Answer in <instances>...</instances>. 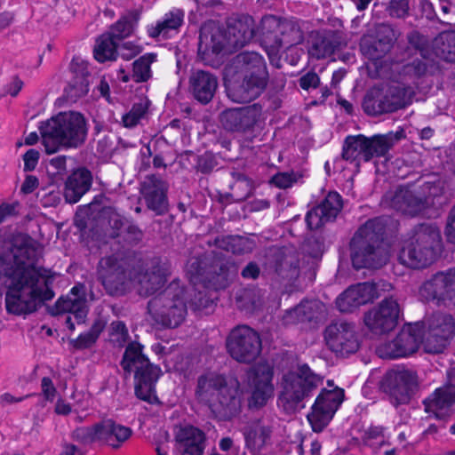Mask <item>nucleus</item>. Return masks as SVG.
<instances>
[{"label":"nucleus","instance_id":"62","mask_svg":"<svg viewBox=\"0 0 455 455\" xmlns=\"http://www.w3.org/2000/svg\"><path fill=\"white\" fill-rule=\"evenodd\" d=\"M409 0H391L387 12L391 17L404 18L409 13Z\"/></svg>","mask_w":455,"mask_h":455},{"label":"nucleus","instance_id":"42","mask_svg":"<svg viewBox=\"0 0 455 455\" xmlns=\"http://www.w3.org/2000/svg\"><path fill=\"white\" fill-rule=\"evenodd\" d=\"M213 243L217 248L233 254L249 253L255 247L253 241L240 235L218 236Z\"/></svg>","mask_w":455,"mask_h":455},{"label":"nucleus","instance_id":"47","mask_svg":"<svg viewBox=\"0 0 455 455\" xmlns=\"http://www.w3.org/2000/svg\"><path fill=\"white\" fill-rule=\"evenodd\" d=\"M428 328L451 340L455 335V320L450 314L435 313L428 319Z\"/></svg>","mask_w":455,"mask_h":455},{"label":"nucleus","instance_id":"17","mask_svg":"<svg viewBox=\"0 0 455 455\" xmlns=\"http://www.w3.org/2000/svg\"><path fill=\"white\" fill-rule=\"evenodd\" d=\"M324 340L332 352L341 356L355 353L359 348L355 325L347 321L330 323L324 331Z\"/></svg>","mask_w":455,"mask_h":455},{"label":"nucleus","instance_id":"34","mask_svg":"<svg viewBox=\"0 0 455 455\" xmlns=\"http://www.w3.org/2000/svg\"><path fill=\"white\" fill-rule=\"evenodd\" d=\"M92 184V174L85 167L75 170L67 179L64 189L65 200L69 204L77 203Z\"/></svg>","mask_w":455,"mask_h":455},{"label":"nucleus","instance_id":"24","mask_svg":"<svg viewBox=\"0 0 455 455\" xmlns=\"http://www.w3.org/2000/svg\"><path fill=\"white\" fill-rule=\"evenodd\" d=\"M346 44L341 31L331 29L313 31L308 40L307 52L310 58L322 60L331 56Z\"/></svg>","mask_w":455,"mask_h":455},{"label":"nucleus","instance_id":"22","mask_svg":"<svg viewBox=\"0 0 455 455\" xmlns=\"http://www.w3.org/2000/svg\"><path fill=\"white\" fill-rule=\"evenodd\" d=\"M261 114V106L254 103L247 107L229 108L223 111L220 116V122L228 131L246 132L253 130Z\"/></svg>","mask_w":455,"mask_h":455},{"label":"nucleus","instance_id":"2","mask_svg":"<svg viewBox=\"0 0 455 455\" xmlns=\"http://www.w3.org/2000/svg\"><path fill=\"white\" fill-rule=\"evenodd\" d=\"M10 284L5 293V308L15 315L35 312L43 302L53 299L55 274L44 267H20L5 271Z\"/></svg>","mask_w":455,"mask_h":455},{"label":"nucleus","instance_id":"18","mask_svg":"<svg viewBox=\"0 0 455 455\" xmlns=\"http://www.w3.org/2000/svg\"><path fill=\"white\" fill-rule=\"evenodd\" d=\"M400 313L397 299L388 296L385 297L378 307L366 312L363 321L372 333L381 335L395 328Z\"/></svg>","mask_w":455,"mask_h":455},{"label":"nucleus","instance_id":"3","mask_svg":"<svg viewBox=\"0 0 455 455\" xmlns=\"http://www.w3.org/2000/svg\"><path fill=\"white\" fill-rule=\"evenodd\" d=\"M42 141L47 154L61 148H77L86 140L88 124L83 114L60 112L40 125Z\"/></svg>","mask_w":455,"mask_h":455},{"label":"nucleus","instance_id":"23","mask_svg":"<svg viewBox=\"0 0 455 455\" xmlns=\"http://www.w3.org/2000/svg\"><path fill=\"white\" fill-rule=\"evenodd\" d=\"M273 368L268 363H258L252 367L250 371V379L253 390L249 399L250 408L259 409L263 407L273 395Z\"/></svg>","mask_w":455,"mask_h":455},{"label":"nucleus","instance_id":"4","mask_svg":"<svg viewBox=\"0 0 455 455\" xmlns=\"http://www.w3.org/2000/svg\"><path fill=\"white\" fill-rule=\"evenodd\" d=\"M385 228L383 220L374 218L356 230L349 243L355 268H379L387 262L388 251L383 243Z\"/></svg>","mask_w":455,"mask_h":455},{"label":"nucleus","instance_id":"57","mask_svg":"<svg viewBox=\"0 0 455 455\" xmlns=\"http://www.w3.org/2000/svg\"><path fill=\"white\" fill-rule=\"evenodd\" d=\"M144 236L143 231L134 223L129 221L120 237L131 246L140 243Z\"/></svg>","mask_w":455,"mask_h":455},{"label":"nucleus","instance_id":"37","mask_svg":"<svg viewBox=\"0 0 455 455\" xmlns=\"http://www.w3.org/2000/svg\"><path fill=\"white\" fill-rule=\"evenodd\" d=\"M319 302L315 300H302L296 307L286 310L283 315L284 325L311 323L318 318Z\"/></svg>","mask_w":455,"mask_h":455},{"label":"nucleus","instance_id":"30","mask_svg":"<svg viewBox=\"0 0 455 455\" xmlns=\"http://www.w3.org/2000/svg\"><path fill=\"white\" fill-rule=\"evenodd\" d=\"M373 289L359 283L349 286L336 299L337 308L342 313H351L361 306L372 302Z\"/></svg>","mask_w":455,"mask_h":455},{"label":"nucleus","instance_id":"16","mask_svg":"<svg viewBox=\"0 0 455 455\" xmlns=\"http://www.w3.org/2000/svg\"><path fill=\"white\" fill-rule=\"evenodd\" d=\"M422 342V326L410 323L403 327L396 337L380 345L377 353L381 358L395 359L415 353Z\"/></svg>","mask_w":455,"mask_h":455},{"label":"nucleus","instance_id":"28","mask_svg":"<svg viewBox=\"0 0 455 455\" xmlns=\"http://www.w3.org/2000/svg\"><path fill=\"white\" fill-rule=\"evenodd\" d=\"M169 275L168 267L159 259H153L144 273L138 275L139 292L148 297L159 291L166 283Z\"/></svg>","mask_w":455,"mask_h":455},{"label":"nucleus","instance_id":"49","mask_svg":"<svg viewBox=\"0 0 455 455\" xmlns=\"http://www.w3.org/2000/svg\"><path fill=\"white\" fill-rule=\"evenodd\" d=\"M156 60V54L146 53L132 63V79L136 83L148 82L152 76L151 64Z\"/></svg>","mask_w":455,"mask_h":455},{"label":"nucleus","instance_id":"61","mask_svg":"<svg viewBox=\"0 0 455 455\" xmlns=\"http://www.w3.org/2000/svg\"><path fill=\"white\" fill-rule=\"evenodd\" d=\"M69 70L72 73L73 79L88 81L90 72L88 70V63L79 58H73Z\"/></svg>","mask_w":455,"mask_h":455},{"label":"nucleus","instance_id":"27","mask_svg":"<svg viewBox=\"0 0 455 455\" xmlns=\"http://www.w3.org/2000/svg\"><path fill=\"white\" fill-rule=\"evenodd\" d=\"M175 447L181 455H203L206 447L205 434L191 426H181L175 433Z\"/></svg>","mask_w":455,"mask_h":455},{"label":"nucleus","instance_id":"45","mask_svg":"<svg viewBox=\"0 0 455 455\" xmlns=\"http://www.w3.org/2000/svg\"><path fill=\"white\" fill-rule=\"evenodd\" d=\"M434 50L437 57L455 62V31L441 33L434 41Z\"/></svg>","mask_w":455,"mask_h":455},{"label":"nucleus","instance_id":"46","mask_svg":"<svg viewBox=\"0 0 455 455\" xmlns=\"http://www.w3.org/2000/svg\"><path fill=\"white\" fill-rule=\"evenodd\" d=\"M119 42L114 40L107 33L103 34L97 40L93 53L94 58L100 62L115 60L117 57Z\"/></svg>","mask_w":455,"mask_h":455},{"label":"nucleus","instance_id":"20","mask_svg":"<svg viewBox=\"0 0 455 455\" xmlns=\"http://www.w3.org/2000/svg\"><path fill=\"white\" fill-rule=\"evenodd\" d=\"M419 292L426 300H435L439 306H455V268L434 275L422 284Z\"/></svg>","mask_w":455,"mask_h":455},{"label":"nucleus","instance_id":"31","mask_svg":"<svg viewBox=\"0 0 455 455\" xmlns=\"http://www.w3.org/2000/svg\"><path fill=\"white\" fill-rule=\"evenodd\" d=\"M11 252L15 266H9L8 268H4V272L20 267H37L35 265L36 249L33 244V239L29 235L22 233L14 235L12 240Z\"/></svg>","mask_w":455,"mask_h":455},{"label":"nucleus","instance_id":"15","mask_svg":"<svg viewBox=\"0 0 455 455\" xmlns=\"http://www.w3.org/2000/svg\"><path fill=\"white\" fill-rule=\"evenodd\" d=\"M331 389L323 388L312 406L307 419L314 432H322L333 418L344 399V390L333 387L332 380H328Z\"/></svg>","mask_w":455,"mask_h":455},{"label":"nucleus","instance_id":"5","mask_svg":"<svg viewBox=\"0 0 455 455\" xmlns=\"http://www.w3.org/2000/svg\"><path fill=\"white\" fill-rule=\"evenodd\" d=\"M143 345L137 341L129 342L124 349L120 365L125 375H134V391L136 396L148 403L157 401L156 383L162 371L152 363L143 353Z\"/></svg>","mask_w":455,"mask_h":455},{"label":"nucleus","instance_id":"35","mask_svg":"<svg viewBox=\"0 0 455 455\" xmlns=\"http://www.w3.org/2000/svg\"><path fill=\"white\" fill-rule=\"evenodd\" d=\"M185 12L182 9L174 8L166 12L163 18L154 25L147 28V33L151 38H168L172 32L178 33L184 24Z\"/></svg>","mask_w":455,"mask_h":455},{"label":"nucleus","instance_id":"32","mask_svg":"<svg viewBox=\"0 0 455 455\" xmlns=\"http://www.w3.org/2000/svg\"><path fill=\"white\" fill-rule=\"evenodd\" d=\"M57 313H72L77 324L84 323L87 315V305L84 297V286L76 285L66 298H60L55 304Z\"/></svg>","mask_w":455,"mask_h":455},{"label":"nucleus","instance_id":"44","mask_svg":"<svg viewBox=\"0 0 455 455\" xmlns=\"http://www.w3.org/2000/svg\"><path fill=\"white\" fill-rule=\"evenodd\" d=\"M271 432L270 427L260 423L251 425L244 432L246 446L253 451H259L269 439Z\"/></svg>","mask_w":455,"mask_h":455},{"label":"nucleus","instance_id":"10","mask_svg":"<svg viewBox=\"0 0 455 455\" xmlns=\"http://www.w3.org/2000/svg\"><path fill=\"white\" fill-rule=\"evenodd\" d=\"M231 264L220 259L210 262L207 254L191 257L186 264V275L194 286L213 290L225 289L231 278Z\"/></svg>","mask_w":455,"mask_h":455},{"label":"nucleus","instance_id":"52","mask_svg":"<svg viewBox=\"0 0 455 455\" xmlns=\"http://www.w3.org/2000/svg\"><path fill=\"white\" fill-rule=\"evenodd\" d=\"M205 289L206 288H204V290L201 291L196 286L193 285L189 291H186V296L188 295L190 298L188 301L189 307L193 311H199L212 306L213 301L207 296Z\"/></svg>","mask_w":455,"mask_h":455},{"label":"nucleus","instance_id":"13","mask_svg":"<svg viewBox=\"0 0 455 455\" xmlns=\"http://www.w3.org/2000/svg\"><path fill=\"white\" fill-rule=\"evenodd\" d=\"M227 348L233 359L243 363L254 362L261 353L259 334L247 325L234 328L227 339Z\"/></svg>","mask_w":455,"mask_h":455},{"label":"nucleus","instance_id":"40","mask_svg":"<svg viewBox=\"0 0 455 455\" xmlns=\"http://www.w3.org/2000/svg\"><path fill=\"white\" fill-rule=\"evenodd\" d=\"M366 141V136L363 134L346 137L343 143L342 158L350 162L356 161L358 164L361 161L368 162Z\"/></svg>","mask_w":455,"mask_h":455},{"label":"nucleus","instance_id":"25","mask_svg":"<svg viewBox=\"0 0 455 455\" xmlns=\"http://www.w3.org/2000/svg\"><path fill=\"white\" fill-rule=\"evenodd\" d=\"M383 204L403 214L415 216L425 210L429 202L420 192L400 188L395 192L387 193Z\"/></svg>","mask_w":455,"mask_h":455},{"label":"nucleus","instance_id":"11","mask_svg":"<svg viewBox=\"0 0 455 455\" xmlns=\"http://www.w3.org/2000/svg\"><path fill=\"white\" fill-rule=\"evenodd\" d=\"M419 387L415 371L404 368L388 371L380 380V390L388 396L389 402L398 407L408 403Z\"/></svg>","mask_w":455,"mask_h":455},{"label":"nucleus","instance_id":"58","mask_svg":"<svg viewBox=\"0 0 455 455\" xmlns=\"http://www.w3.org/2000/svg\"><path fill=\"white\" fill-rule=\"evenodd\" d=\"M196 169L204 174L212 172L218 165L216 156L211 152H205L203 155L196 156Z\"/></svg>","mask_w":455,"mask_h":455},{"label":"nucleus","instance_id":"19","mask_svg":"<svg viewBox=\"0 0 455 455\" xmlns=\"http://www.w3.org/2000/svg\"><path fill=\"white\" fill-rule=\"evenodd\" d=\"M262 24L264 29L267 28H277L276 34L273 36V44H271V47L276 51L289 49L304 41L302 21L297 19H279L270 15L263 19Z\"/></svg>","mask_w":455,"mask_h":455},{"label":"nucleus","instance_id":"7","mask_svg":"<svg viewBox=\"0 0 455 455\" xmlns=\"http://www.w3.org/2000/svg\"><path fill=\"white\" fill-rule=\"evenodd\" d=\"M323 378L315 374L307 364L299 365L295 371L283 376L278 406L286 413H294L305 407L304 400L310 397L323 384Z\"/></svg>","mask_w":455,"mask_h":455},{"label":"nucleus","instance_id":"8","mask_svg":"<svg viewBox=\"0 0 455 455\" xmlns=\"http://www.w3.org/2000/svg\"><path fill=\"white\" fill-rule=\"evenodd\" d=\"M196 395L214 414L222 417L234 415L240 406L236 391L228 386L223 376L216 373H208L198 378Z\"/></svg>","mask_w":455,"mask_h":455},{"label":"nucleus","instance_id":"38","mask_svg":"<svg viewBox=\"0 0 455 455\" xmlns=\"http://www.w3.org/2000/svg\"><path fill=\"white\" fill-rule=\"evenodd\" d=\"M403 132H388L386 134H375L371 137H366L368 162L374 157L385 156L394 145L401 140Z\"/></svg>","mask_w":455,"mask_h":455},{"label":"nucleus","instance_id":"43","mask_svg":"<svg viewBox=\"0 0 455 455\" xmlns=\"http://www.w3.org/2000/svg\"><path fill=\"white\" fill-rule=\"evenodd\" d=\"M391 41L387 36L380 39L371 35L363 36L361 38L360 50L369 60H379L389 51Z\"/></svg>","mask_w":455,"mask_h":455},{"label":"nucleus","instance_id":"53","mask_svg":"<svg viewBox=\"0 0 455 455\" xmlns=\"http://www.w3.org/2000/svg\"><path fill=\"white\" fill-rule=\"evenodd\" d=\"M100 426L99 423L92 427H76L71 435L74 441L83 444H90L100 441Z\"/></svg>","mask_w":455,"mask_h":455},{"label":"nucleus","instance_id":"9","mask_svg":"<svg viewBox=\"0 0 455 455\" xmlns=\"http://www.w3.org/2000/svg\"><path fill=\"white\" fill-rule=\"evenodd\" d=\"M148 310L158 324L168 328L180 326L188 313L186 290L179 281H172L148 301Z\"/></svg>","mask_w":455,"mask_h":455},{"label":"nucleus","instance_id":"21","mask_svg":"<svg viewBox=\"0 0 455 455\" xmlns=\"http://www.w3.org/2000/svg\"><path fill=\"white\" fill-rule=\"evenodd\" d=\"M168 190V182L159 175H148L140 183L142 199L156 216H163L169 211Z\"/></svg>","mask_w":455,"mask_h":455},{"label":"nucleus","instance_id":"54","mask_svg":"<svg viewBox=\"0 0 455 455\" xmlns=\"http://www.w3.org/2000/svg\"><path fill=\"white\" fill-rule=\"evenodd\" d=\"M89 92V81L71 78L64 89L67 100L76 102Z\"/></svg>","mask_w":455,"mask_h":455},{"label":"nucleus","instance_id":"63","mask_svg":"<svg viewBox=\"0 0 455 455\" xmlns=\"http://www.w3.org/2000/svg\"><path fill=\"white\" fill-rule=\"evenodd\" d=\"M140 52L139 46L131 42L119 44L117 56L120 55L124 60H130Z\"/></svg>","mask_w":455,"mask_h":455},{"label":"nucleus","instance_id":"64","mask_svg":"<svg viewBox=\"0 0 455 455\" xmlns=\"http://www.w3.org/2000/svg\"><path fill=\"white\" fill-rule=\"evenodd\" d=\"M22 87L23 82L19 76H14L12 77L11 81L4 86L3 95H11L12 97H16Z\"/></svg>","mask_w":455,"mask_h":455},{"label":"nucleus","instance_id":"14","mask_svg":"<svg viewBox=\"0 0 455 455\" xmlns=\"http://www.w3.org/2000/svg\"><path fill=\"white\" fill-rule=\"evenodd\" d=\"M98 274L105 290L112 296L124 294L127 281L132 278L128 260L115 254L100 260Z\"/></svg>","mask_w":455,"mask_h":455},{"label":"nucleus","instance_id":"33","mask_svg":"<svg viewBox=\"0 0 455 455\" xmlns=\"http://www.w3.org/2000/svg\"><path fill=\"white\" fill-rule=\"evenodd\" d=\"M274 267L281 280L292 283L300 273L299 253L290 248L279 250L275 255Z\"/></svg>","mask_w":455,"mask_h":455},{"label":"nucleus","instance_id":"59","mask_svg":"<svg viewBox=\"0 0 455 455\" xmlns=\"http://www.w3.org/2000/svg\"><path fill=\"white\" fill-rule=\"evenodd\" d=\"M302 175L299 172H278L271 179V183L279 188H288L296 183Z\"/></svg>","mask_w":455,"mask_h":455},{"label":"nucleus","instance_id":"12","mask_svg":"<svg viewBox=\"0 0 455 455\" xmlns=\"http://www.w3.org/2000/svg\"><path fill=\"white\" fill-rule=\"evenodd\" d=\"M406 91L400 85L372 87L363 100L364 112L372 116L393 113L406 106Z\"/></svg>","mask_w":455,"mask_h":455},{"label":"nucleus","instance_id":"39","mask_svg":"<svg viewBox=\"0 0 455 455\" xmlns=\"http://www.w3.org/2000/svg\"><path fill=\"white\" fill-rule=\"evenodd\" d=\"M452 387L446 385L443 387L437 388L430 396L426 398L423 402L425 410L427 412H433L437 419L441 418L439 411L450 408L455 403V390Z\"/></svg>","mask_w":455,"mask_h":455},{"label":"nucleus","instance_id":"60","mask_svg":"<svg viewBox=\"0 0 455 455\" xmlns=\"http://www.w3.org/2000/svg\"><path fill=\"white\" fill-rule=\"evenodd\" d=\"M302 251L313 259H320L323 252V243L315 237H309L303 243Z\"/></svg>","mask_w":455,"mask_h":455},{"label":"nucleus","instance_id":"1","mask_svg":"<svg viewBox=\"0 0 455 455\" xmlns=\"http://www.w3.org/2000/svg\"><path fill=\"white\" fill-rule=\"evenodd\" d=\"M225 73L233 80L228 87V96L237 103H248L258 99L269 83L274 92L282 91L286 84L283 74L269 81L267 62L255 52H243L235 55L226 67Z\"/></svg>","mask_w":455,"mask_h":455},{"label":"nucleus","instance_id":"26","mask_svg":"<svg viewBox=\"0 0 455 455\" xmlns=\"http://www.w3.org/2000/svg\"><path fill=\"white\" fill-rule=\"evenodd\" d=\"M343 207L341 196L330 192L320 204L310 210L306 216V222L310 229H317L327 222L333 221Z\"/></svg>","mask_w":455,"mask_h":455},{"label":"nucleus","instance_id":"29","mask_svg":"<svg viewBox=\"0 0 455 455\" xmlns=\"http://www.w3.org/2000/svg\"><path fill=\"white\" fill-rule=\"evenodd\" d=\"M218 84L217 76L209 71L196 69L189 76V91L195 100L204 105L213 99Z\"/></svg>","mask_w":455,"mask_h":455},{"label":"nucleus","instance_id":"50","mask_svg":"<svg viewBox=\"0 0 455 455\" xmlns=\"http://www.w3.org/2000/svg\"><path fill=\"white\" fill-rule=\"evenodd\" d=\"M150 101L148 98H141L135 102L132 109L123 116V123L125 127L136 126L141 118H143L148 109Z\"/></svg>","mask_w":455,"mask_h":455},{"label":"nucleus","instance_id":"41","mask_svg":"<svg viewBox=\"0 0 455 455\" xmlns=\"http://www.w3.org/2000/svg\"><path fill=\"white\" fill-rule=\"evenodd\" d=\"M140 15L141 12L140 10L134 9L129 11L111 26L109 32L107 34L114 38V40L120 43L133 33L140 19Z\"/></svg>","mask_w":455,"mask_h":455},{"label":"nucleus","instance_id":"51","mask_svg":"<svg viewBox=\"0 0 455 455\" xmlns=\"http://www.w3.org/2000/svg\"><path fill=\"white\" fill-rule=\"evenodd\" d=\"M450 341L447 338L428 328L426 336L422 337L421 343L424 345L427 353L438 354L443 351Z\"/></svg>","mask_w":455,"mask_h":455},{"label":"nucleus","instance_id":"55","mask_svg":"<svg viewBox=\"0 0 455 455\" xmlns=\"http://www.w3.org/2000/svg\"><path fill=\"white\" fill-rule=\"evenodd\" d=\"M110 341L116 347H123L130 339L125 323L122 321H114L109 327Z\"/></svg>","mask_w":455,"mask_h":455},{"label":"nucleus","instance_id":"6","mask_svg":"<svg viewBox=\"0 0 455 455\" xmlns=\"http://www.w3.org/2000/svg\"><path fill=\"white\" fill-rule=\"evenodd\" d=\"M442 247L439 229L428 224L419 225L413 235L404 243L398 260L411 268H423L432 264Z\"/></svg>","mask_w":455,"mask_h":455},{"label":"nucleus","instance_id":"36","mask_svg":"<svg viewBox=\"0 0 455 455\" xmlns=\"http://www.w3.org/2000/svg\"><path fill=\"white\" fill-rule=\"evenodd\" d=\"M100 442L114 448L121 447L132 435V429L121 425L113 419H105L99 422Z\"/></svg>","mask_w":455,"mask_h":455},{"label":"nucleus","instance_id":"48","mask_svg":"<svg viewBox=\"0 0 455 455\" xmlns=\"http://www.w3.org/2000/svg\"><path fill=\"white\" fill-rule=\"evenodd\" d=\"M229 34H232L235 37V45L243 46L250 42L255 35L252 18L246 16L236 20L234 26L229 28Z\"/></svg>","mask_w":455,"mask_h":455},{"label":"nucleus","instance_id":"56","mask_svg":"<svg viewBox=\"0 0 455 455\" xmlns=\"http://www.w3.org/2000/svg\"><path fill=\"white\" fill-rule=\"evenodd\" d=\"M235 181L231 188L235 191L237 201L245 200L252 192V184L250 179L239 172L233 173Z\"/></svg>","mask_w":455,"mask_h":455}]
</instances>
